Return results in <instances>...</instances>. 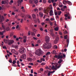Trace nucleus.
<instances>
[{
	"instance_id": "obj_1",
	"label": "nucleus",
	"mask_w": 76,
	"mask_h": 76,
	"mask_svg": "<svg viewBox=\"0 0 76 76\" xmlns=\"http://www.w3.org/2000/svg\"><path fill=\"white\" fill-rule=\"evenodd\" d=\"M35 54L36 56H40L42 54V51L40 49H39L36 51Z\"/></svg>"
},
{
	"instance_id": "obj_2",
	"label": "nucleus",
	"mask_w": 76,
	"mask_h": 76,
	"mask_svg": "<svg viewBox=\"0 0 76 76\" xmlns=\"http://www.w3.org/2000/svg\"><path fill=\"white\" fill-rule=\"evenodd\" d=\"M63 4H64L65 5H66V3H68L69 6H71L72 4V2H71L69 1H66L65 0H64L63 1Z\"/></svg>"
},
{
	"instance_id": "obj_3",
	"label": "nucleus",
	"mask_w": 76,
	"mask_h": 76,
	"mask_svg": "<svg viewBox=\"0 0 76 76\" xmlns=\"http://www.w3.org/2000/svg\"><path fill=\"white\" fill-rule=\"evenodd\" d=\"M25 51V48H22L20 49L19 52L21 54H23Z\"/></svg>"
},
{
	"instance_id": "obj_4",
	"label": "nucleus",
	"mask_w": 76,
	"mask_h": 76,
	"mask_svg": "<svg viewBox=\"0 0 76 76\" xmlns=\"http://www.w3.org/2000/svg\"><path fill=\"white\" fill-rule=\"evenodd\" d=\"M45 40L46 42H48L50 41V37L47 36H45Z\"/></svg>"
},
{
	"instance_id": "obj_5",
	"label": "nucleus",
	"mask_w": 76,
	"mask_h": 76,
	"mask_svg": "<svg viewBox=\"0 0 76 76\" xmlns=\"http://www.w3.org/2000/svg\"><path fill=\"white\" fill-rule=\"evenodd\" d=\"M0 22H3V19H4V16H1L0 15Z\"/></svg>"
},
{
	"instance_id": "obj_6",
	"label": "nucleus",
	"mask_w": 76,
	"mask_h": 76,
	"mask_svg": "<svg viewBox=\"0 0 76 76\" xmlns=\"http://www.w3.org/2000/svg\"><path fill=\"white\" fill-rule=\"evenodd\" d=\"M26 57V55L25 54H23L21 56V58L23 59H25Z\"/></svg>"
},
{
	"instance_id": "obj_7",
	"label": "nucleus",
	"mask_w": 76,
	"mask_h": 76,
	"mask_svg": "<svg viewBox=\"0 0 76 76\" xmlns=\"http://www.w3.org/2000/svg\"><path fill=\"white\" fill-rule=\"evenodd\" d=\"M50 15L51 16H53L54 15V14L53 13V10H51L50 11Z\"/></svg>"
},
{
	"instance_id": "obj_8",
	"label": "nucleus",
	"mask_w": 76,
	"mask_h": 76,
	"mask_svg": "<svg viewBox=\"0 0 76 76\" xmlns=\"http://www.w3.org/2000/svg\"><path fill=\"white\" fill-rule=\"evenodd\" d=\"M22 2H23V0H19L17 1L18 3L19 4H21Z\"/></svg>"
},
{
	"instance_id": "obj_9",
	"label": "nucleus",
	"mask_w": 76,
	"mask_h": 76,
	"mask_svg": "<svg viewBox=\"0 0 76 76\" xmlns=\"http://www.w3.org/2000/svg\"><path fill=\"white\" fill-rule=\"evenodd\" d=\"M27 60L28 61H30V62H32V58H27Z\"/></svg>"
},
{
	"instance_id": "obj_10",
	"label": "nucleus",
	"mask_w": 76,
	"mask_h": 76,
	"mask_svg": "<svg viewBox=\"0 0 76 76\" xmlns=\"http://www.w3.org/2000/svg\"><path fill=\"white\" fill-rule=\"evenodd\" d=\"M51 47V44L50 43L48 44V48L49 49Z\"/></svg>"
},
{
	"instance_id": "obj_11",
	"label": "nucleus",
	"mask_w": 76,
	"mask_h": 76,
	"mask_svg": "<svg viewBox=\"0 0 76 76\" xmlns=\"http://www.w3.org/2000/svg\"><path fill=\"white\" fill-rule=\"evenodd\" d=\"M14 42V41L13 40L10 41V42L8 43V45H11V44H12Z\"/></svg>"
},
{
	"instance_id": "obj_12",
	"label": "nucleus",
	"mask_w": 76,
	"mask_h": 76,
	"mask_svg": "<svg viewBox=\"0 0 76 76\" xmlns=\"http://www.w3.org/2000/svg\"><path fill=\"white\" fill-rule=\"evenodd\" d=\"M43 47L45 48H48V43L45 44L43 45Z\"/></svg>"
},
{
	"instance_id": "obj_13",
	"label": "nucleus",
	"mask_w": 76,
	"mask_h": 76,
	"mask_svg": "<svg viewBox=\"0 0 76 76\" xmlns=\"http://www.w3.org/2000/svg\"><path fill=\"white\" fill-rule=\"evenodd\" d=\"M51 69L53 70H56L57 69V68L55 67V66H54V65H53L52 67L51 68Z\"/></svg>"
},
{
	"instance_id": "obj_14",
	"label": "nucleus",
	"mask_w": 76,
	"mask_h": 76,
	"mask_svg": "<svg viewBox=\"0 0 76 76\" xmlns=\"http://www.w3.org/2000/svg\"><path fill=\"white\" fill-rule=\"evenodd\" d=\"M63 58V56H60V55H58V59H59L60 58H61L60 59H62V58Z\"/></svg>"
},
{
	"instance_id": "obj_15",
	"label": "nucleus",
	"mask_w": 76,
	"mask_h": 76,
	"mask_svg": "<svg viewBox=\"0 0 76 76\" xmlns=\"http://www.w3.org/2000/svg\"><path fill=\"white\" fill-rule=\"evenodd\" d=\"M12 47H13V48H15L16 49L18 48V45H12Z\"/></svg>"
},
{
	"instance_id": "obj_16",
	"label": "nucleus",
	"mask_w": 76,
	"mask_h": 76,
	"mask_svg": "<svg viewBox=\"0 0 76 76\" xmlns=\"http://www.w3.org/2000/svg\"><path fill=\"white\" fill-rule=\"evenodd\" d=\"M39 16L40 18H42L43 16V14L42 12H39Z\"/></svg>"
},
{
	"instance_id": "obj_17",
	"label": "nucleus",
	"mask_w": 76,
	"mask_h": 76,
	"mask_svg": "<svg viewBox=\"0 0 76 76\" xmlns=\"http://www.w3.org/2000/svg\"><path fill=\"white\" fill-rule=\"evenodd\" d=\"M58 39H59L58 38H57V39H55L54 42V44H57V42Z\"/></svg>"
},
{
	"instance_id": "obj_18",
	"label": "nucleus",
	"mask_w": 76,
	"mask_h": 76,
	"mask_svg": "<svg viewBox=\"0 0 76 76\" xmlns=\"http://www.w3.org/2000/svg\"><path fill=\"white\" fill-rule=\"evenodd\" d=\"M32 16L33 19H36V15H35V14H33L32 15Z\"/></svg>"
},
{
	"instance_id": "obj_19",
	"label": "nucleus",
	"mask_w": 76,
	"mask_h": 76,
	"mask_svg": "<svg viewBox=\"0 0 76 76\" xmlns=\"http://www.w3.org/2000/svg\"><path fill=\"white\" fill-rule=\"evenodd\" d=\"M63 61V60L61 59H60L59 61H58V63L59 64L61 63V62Z\"/></svg>"
},
{
	"instance_id": "obj_20",
	"label": "nucleus",
	"mask_w": 76,
	"mask_h": 76,
	"mask_svg": "<svg viewBox=\"0 0 76 76\" xmlns=\"http://www.w3.org/2000/svg\"><path fill=\"white\" fill-rule=\"evenodd\" d=\"M10 27H7L6 28V30L7 31H10Z\"/></svg>"
},
{
	"instance_id": "obj_21",
	"label": "nucleus",
	"mask_w": 76,
	"mask_h": 76,
	"mask_svg": "<svg viewBox=\"0 0 76 76\" xmlns=\"http://www.w3.org/2000/svg\"><path fill=\"white\" fill-rule=\"evenodd\" d=\"M17 63L18 64L17 65L18 66V67H20V65H19V61H17Z\"/></svg>"
},
{
	"instance_id": "obj_22",
	"label": "nucleus",
	"mask_w": 76,
	"mask_h": 76,
	"mask_svg": "<svg viewBox=\"0 0 76 76\" xmlns=\"http://www.w3.org/2000/svg\"><path fill=\"white\" fill-rule=\"evenodd\" d=\"M21 16L22 18H26V15H25V14H23V15H21Z\"/></svg>"
},
{
	"instance_id": "obj_23",
	"label": "nucleus",
	"mask_w": 76,
	"mask_h": 76,
	"mask_svg": "<svg viewBox=\"0 0 76 76\" xmlns=\"http://www.w3.org/2000/svg\"><path fill=\"white\" fill-rule=\"evenodd\" d=\"M66 42H67V47H68V45H69V40L67 39L66 41Z\"/></svg>"
},
{
	"instance_id": "obj_24",
	"label": "nucleus",
	"mask_w": 76,
	"mask_h": 76,
	"mask_svg": "<svg viewBox=\"0 0 76 76\" xmlns=\"http://www.w3.org/2000/svg\"><path fill=\"white\" fill-rule=\"evenodd\" d=\"M57 12L58 13V15L59 16H60V15H61V11H58Z\"/></svg>"
},
{
	"instance_id": "obj_25",
	"label": "nucleus",
	"mask_w": 76,
	"mask_h": 76,
	"mask_svg": "<svg viewBox=\"0 0 76 76\" xmlns=\"http://www.w3.org/2000/svg\"><path fill=\"white\" fill-rule=\"evenodd\" d=\"M54 29L56 31H58V27H56L54 28Z\"/></svg>"
},
{
	"instance_id": "obj_26",
	"label": "nucleus",
	"mask_w": 76,
	"mask_h": 76,
	"mask_svg": "<svg viewBox=\"0 0 76 76\" xmlns=\"http://www.w3.org/2000/svg\"><path fill=\"white\" fill-rule=\"evenodd\" d=\"M4 42L5 44H7V39H4Z\"/></svg>"
},
{
	"instance_id": "obj_27",
	"label": "nucleus",
	"mask_w": 76,
	"mask_h": 76,
	"mask_svg": "<svg viewBox=\"0 0 76 76\" xmlns=\"http://www.w3.org/2000/svg\"><path fill=\"white\" fill-rule=\"evenodd\" d=\"M5 4H8L9 3V0H5Z\"/></svg>"
},
{
	"instance_id": "obj_28",
	"label": "nucleus",
	"mask_w": 76,
	"mask_h": 76,
	"mask_svg": "<svg viewBox=\"0 0 76 76\" xmlns=\"http://www.w3.org/2000/svg\"><path fill=\"white\" fill-rule=\"evenodd\" d=\"M15 51L16 50H15V49H12L11 51V52H12V53H14L15 52Z\"/></svg>"
},
{
	"instance_id": "obj_29",
	"label": "nucleus",
	"mask_w": 76,
	"mask_h": 76,
	"mask_svg": "<svg viewBox=\"0 0 76 76\" xmlns=\"http://www.w3.org/2000/svg\"><path fill=\"white\" fill-rule=\"evenodd\" d=\"M56 51L55 50H53L52 52H51L52 54H56Z\"/></svg>"
},
{
	"instance_id": "obj_30",
	"label": "nucleus",
	"mask_w": 76,
	"mask_h": 76,
	"mask_svg": "<svg viewBox=\"0 0 76 76\" xmlns=\"http://www.w3.org/2000/svg\"><path fill=\"white\" fill-rule=\"evenodd\" d=\"M1 4H6V3H5V1H2L1 2Z\"/></svg>"
},
{
	"instance_id": "obj_31",
	"label": "nucleus",
	"mask_w": 76,
	"mask_h": 76,
	"mask_svg": "<svg viewBox=\"0 0 76 76\" xmlns=\"http://www.w3.org/2000/svg\"><path fill=\"white\" fill-rule=\"evenodd\" d=\"M13 64H15V63H16V61L15 60H13L12 62Z\"/></svg>"
},
{
	"instance_id": "obj_32",
	"label": "nucleus",
	"mask_w": 76,
	"mask_h": 76,
	"mask_svg": "<svg viewBox=\"0 0 76 76\" xmlns=\"http://www.w3.org/2000/svg\"><path fill=\"white\" fill-rule=\"evenodd\" d=\"M27 16L29 18V19H31V16L28 15H27Z\"/></svg>"
},
{
	"instance_id": "obj_33",
	"label": "nucleus",
	"mask_w": 76,
	"mask_h": 76,
	"mask_svg": "<svg viewBox=\"0 0 76 76\" xmlns=\"http://www.w3.org/2000/svg\"><path fill=\"white\" fill-rule=\"evenodd\" d=\"M41 61H45V59L44 58H41L40 59Z\"/></svg>"
},
{
	"instance_id": "obj_34",
	"label": "nucleus",
	"mask_w": 76,
	"mask_h": 76,
	"mask_svg": "<svg viewBox=\"0 0 76 76\" xmlns=\"http://www.w3.org/2000/svg\"><path fill=\"white\" fill-rule=\"evenodd\" d=\"M50 73L51 74H52V73H54L55 72V71H49Z\"/></svg>"
},
{
	"instance_id": "obj_35",
	"label": "nucleus",
	"mask_w": 76,
	"mask_h": 76,
	"mask_svg": "<svg viewBox=\"0 0 76 76\" xmlns=\"http://www.w3.org/2000/svg\"><path fill=\"white\" fill-rule=\"evenodd\" d=\"M9 63H12V60L11 59L10 60H9Z\"/></svg>"
},
{
	"instance_id": "obj_36",
	"label": "nucleus",
	"mask_w": 76,
	"mask_h": 76,
	"mask_svg": "<svg viewBox=\"0 0 76 76\" xmlns=\"http://www.w3.org/2000/svg\"><path fill=\"white\" fill-rule=\"evenodd\" d=\"M38 3V0H36L34 1V3L35 4H37Z\"/></svg>"
},
{
	"instance_id": "obj_37",
	"label": "nucleus",
	"mask_w": 76,
	"mask_h": 76,
	"mask_svg": "<svg viewBox=\"0 0 76 76\" xmlns=\"http://www.w3.org/2000/svg\"><path fill=\"white\" fill-rule=\"evenodd\" d=\"M14 53L15 55H18V52L15 51Z\"/></svg>"
},
{
	"instance_id": "obj_38",
	"label": "nucleus",
	"mask_w": 76,
	"mask_h": 76,
	"mask_svg": "<svg viewBox=\"0 0 76 76\" xmlns=\"http://www.w3.org/2000/svg\"><path fill=\"white\" fill-rule=\"evenodd\" d=\"M51 75V73L50 72V71H49L48 72V76H50Z\"/></svg>"
},
{
	"instance_id": "obj_39",
	"label": "nucleus",
	"mask_w": 76,
	"mask_h": 76,
	"mask_svg": "<svg viewBox=\"0 0 76 76\" xmlns=\"http://www.w3.org/2000/svg\"><path fill=\"white\" fill-rule=\"evenodd\" d=\"M49 23L50 25V26H52L53 25V23L51 22H49Z\"/></svg>"
},
{
	"instance_id": "obj_40",
	"label": "nucleus",
	"mask_w": 76,
	"mask_h": 76,
	"mask_svg": "<svg viewBox=\"0 0 76 76\" xmlns=\"http://www.w3.org/2000/svg\"><path fill=\"white\" fill-rule=\"evenodd\" d=\"M54 48H55L56 49H57V48H58V47L57 46V45H55L54 46Z\"/></svg>"
},
{
	"instance_id": "obj_41",
	"label": "nucleus",
	"mask_w": 76,
	"mask_h": 76,
	"mask_svg": "<svg viewBox=\"0 0 76 76\" xmlns=\"http://www.w3.org/2000/svg\"><path fill=\"white\" fill-rule=\"evenodd\" d=\"M23 39H27V37L26 36H24L23 37Z\"/></svg>"
},
{
	"instance_id": "obj_42",
	"label": "nucleus",
	"mask_w": 76,
	"mask_h": 76,
	"mask_svg": "<svg viewBox=\"0 0 76 76\" xmlns=\"http://www.w3.org/2000/svg\"><path fill=\"white\" fill-rule=\"evenodd\" d=\"M67 35H66V36H64V38L65 39H67Z\"/></svg>"
},
{
	"instance_id": "obj_43",
	"label": "nucleus",
	"mask_w": 76,
	"mask_h": 76,
	"mask_svg": "<svg viewBox=\"0 0 76 76\" xmlns=\"http://www.w3.org/2000/svg\"><path fill=\"white\" fill-rule=\"evenodd\" d=\"M55 57V58H58V56L57 55H55V57Z\"/></svg>"
},
{
	"instance_id": "obj_44",
	"label": "nucleus",
	"mask_w": 76,
	"mask_h": 76,
	"mask_svg": "<svg viewBox=\"0 0 76 76\" xmlns=\"http://www.w3.org/2000/svg\"><path fill=\"white\" fill-rule=\"evenodd\" d=\"M3 48L4 49H5V48L6 50H7V48H6V46H3Z\"/></svg>"
},
{
	"instance_id": "obj_45",
	"label": "nucleus",
	"mask_w": 76,
	"mask_h": 76,
	"mask_svg": "<svg viewBox=\"0 0 76 76\" xmlns=\"http://www.w3.org/2000/svg\"><path fill=\"white\" fill-rule=\"evenodd\" d=\"M40 70L41 72H42L44 70L43 68H41L40 69Z\"/></svg>"
},
{
	"instance_id": "obj_46",
	"label": "nucleus",
	"mask_w": 76,
	"mask_h": 76,
	"mask_svg": "<svg viewBox=\"0 0 76 76\" xmlns=\"http://www.w3.org/2000/svg\"><path fill=\"white\" fill-rule=\"evenodd\" d=\"M28 35H31V31H28Z\"/></svg>"
},
{
	"instance_id": "obj_47",
	"label": "nucleus",
	"mask_w": 76,
	"mask_h": 76,
	"mask_svg": "<svg viewBox=\"0 0 76 76\" xmlns=\"http://www.w3.org/2000/svg\"><path fill=\"white\" fill-rule=\"evenodd\" d=\"M50 35H52V37H53V36H54V33L53 32H51L50 34Z\"/></svg>"
},
{
	"instance_id": "obj_48",
	"label": "nucleus",
	"mask_w": 76,
	"mask_h": 76,
	"mask_svg": "<svg viewBox=\"0 0 76 76\" xmlns=\"http://www.w3.org/2000/svg\"><path fill=\"white\" fill-rule=\"evenodd\" d=\"M54 13L55 15H58V13H57V12H55Z\"/></svg>"
},
{
	"instance_id": "obj_49",
	"label": "nucleus",
	"mask_w": 76,
	"mask_h": 76,
	"mask_svg": "<svg viewBox=\"0 0 76 76\" xmlns=\"http://www.w3.org/2000/svg\"><path fill=\"white\" fill-rule=\"evenodd\" d=\"M0 35H3V33L1 32H0Z\"/></svg>"
},
{
	"instance_id": "obj_50",
	"label": "nucleus",
	"mask_w": 76,
	"mask_h": 76,
	"mask_svg": "<svg viewBox=\"0 0 76 76\" xmlns=\"http://www.w3.org/2000/svg\"><path fill=\"white\" fill-rule=\"evenodd\" d=\"M29 2L31 4H32V0H29Z\"/></svg>"
},
{
	"instance_id": "obj_51",
	"label": "nucleus",
	"mask_w": 76,
	"mask_h": 76,
	"mask_svg": "<svg viewBox=\"0 0 76 76\" xmlns=\"http://www.w3.org/2000/svg\"><path fill=\"white\" fill-rule=\"evenodd\" d=\"M61 10H62V11H63V12H64V8H61Z\"/></svg>"
},
{
	"instance_id": "obj_52",
	"label": "nucleus",
	"mask_w": 76,
	"mask_h": 76,
	"mask_svg": "<svg viewBox=\"0 0 76 76\" xmlns=\"http://www.w3.org/2000/svg\"><path fill=\"white\" fill-rule=\"evenodd\" d=\"M23 19L22 18L21 19V21H20L21 23H22V22H23Z\"/></svg>"
},
{
	"instance_id": "obj_53",
	"label": "nucleus",
	"mask_w": 76,
	"mask_h": 76,
	"mask_svg": "<svg viewBox=\"0 0 76 76\" xmlns=\"http://www.w3.org/2000/svg\"><path fill=\"white\" fill-rule=\"evenodd\" d=\"M19 25H17V26H16V29H18L19 28Z\"/></svg>"
},
{
	"instance_id": "obj_54",
	"label": "nucleus",
	"mask_w": 76,
	"mask_h": 76,
	"mask_svg": "<svg viewBox=\"0 0 76 76\" xmlns=\"http://www.w3.org/2000/svg\"><path fill=\"white\" fill-rule=\"evenodd\" d=\"M59 6L60 7H62L63 6V4H61V5H59Z\"/></svg>"
},
{
	"instance_id": "obj_55",
	"label": "nucleus",
	"mask_w": 76,
	"mask_h": 76,
	"mask_svg": "<svg viewBox=\"0 0 76 76\" xmlns=\"http://www.w3.org/2000/svg\"><path fill=\"white\" fill-rule=\"evenodd\" d=\"M39 10L41 11V10H42V7L39 8Z\"/></svg>"
},
{
	"instance_id": "obj_56",
	"label": "nucleus",
	"mask_w": 76,
	"mask_h": 76,
	"mask_svg": "<svg viewBox=\"0 0 76 76\" xmlns=\"http://www.w3.org/2000/svg\"><path fill=\"white\" fill-rule=\"evenodd\" d=\"M37 21L39 23H40V21H39V18L37 19Z\"/></svg>"
},
{
	"instance_id": "obj_57",
	"label": "nucleus",
	"mask_w": 76,
	"mask_h": 76,
	"mask_svg": "<svg viewBox=\"0 0 76 76\" xmlns=\"http://www.w3.org/2000/svg\"><path fill=\"white\" fill-rule=\"evenodd\" d=\"M37 10H38L37 9H34V12H36V11H37Z\"/></svg>"
},
{
	"instance_id": "obj_58",
	"label": "nucleus",
	"mask_w": 76,
	"mask_h": 76,
	"mask_svg": "<svg viewBox=\"0 0 76 76\" xmlns=\"http://www.w3.org/2000/svg\"><path fill=\"white\" fill-rule=\"evenodd\" d=\"M64 33L65 34H67L68 32L66 31H65L64 32Z\"/></svg>"
},
{
	"instance_id": "obj_59",
	"label": "nucleus",
	"mask_w": 76,
	"mask_h": 76,
	"mask_svg": "<svg viewBox=\"0 0 76 76\" xmlns=\"http://www.w3.org/2000/svg\"><path fill=\"white\" fill-rule=\"evenodd\" d=\"M29 64L30 65H31V66H33L34 65L33 63H30Z\"/></svg>"
},
{
	"instance_id": "obj_60",
	"label": "nucleus",
	"mask_w": 76,
	"mask_h": 76,
	"mask_svg": "<svg viewBox=\"0 0 76 76\" xmlns=\"http://www.w3.org/2000/svg\"><path fill=\"white\" fill-rule=\"evenodd\" d=\"M59 35H62V33H61V31L59 32Z\"/></svg>"
},
{
	"instance_id": "obj_61",
	"label": "nucleus",
	"mask_w": 76,
	"mask_h": 76,
	"mask_svg": "<svg viewBox=\"0 0 76 76\" xmlns=\"http://www.w3.org/2000/svg\"><path fill=\"white\" fill-rule=\"evenodd\" d=\"M31 35H35V33L34 32H32L31 33Z\"/></svg>"
},
{
	"instance_id": "obj_62",
	"label": "nucleus",
	"mask_w": 76,
	"mask_h": 76,
	"mask_svg": "<svg viewBox=\"0 0 76 76\" xmlns=\"http://www.w3.org/2000/svg\"><path fill=\"white\" fill-rule=\"evenodd\" d=\"M23 42L24 43L25 42H26V39H24L23 40Z\"/></svg>"
},
{
	"instance_id": "obj_63",
	"label": "nucleus",
	"mask_w": 76,
	"mask_h": 76,
	"mask_svg": "<svg viewBox=\"0 0 76 76\" xmlns=\"http://www.w3.org/2000/svg\"><path fill=\"white\" fill-rule=\"evenodd\" d=\"M50 20H54V19L53 18H50Z\"/></svg>"
},
{
	"instance_id": "obj_64",
	"label": "nucleus",
	"mask_w": 76,
	"mask_h": 76,
	"mask_svg": "<svg viewBox=\"0 0 76 76\" xmlns=\"http://www.w3.org/2000/svg\"><path fill=\"white\" fill-rule=\"evenodd\" d=\"M43 3H46V0H43Z\"/></svg>"
}]
</instances>
